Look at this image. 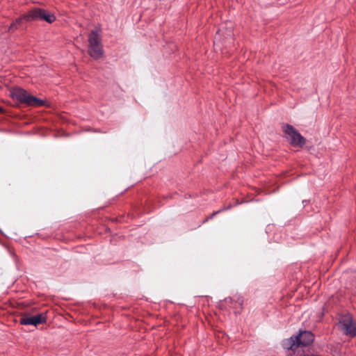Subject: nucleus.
<instances>
[{
	"label": "nucleus",
	"mask_w": 356,
	"mask_h": 356,
	"mask_svg": "<svg viewBox=\"0 0 356 356\" xmlns=\"http://www.w3.org/2000/svg\"><path fill=\"white\" fill-rule=\"evenodd\" d=\"M284 133L286 134L287 139L293 146L302 147L305 143V139L302 135L298 132L293 125L286 124L282 127Z\"/></svg>",
	"instance_id": "obj_5"
},
{
	"label": "nucleus",
	"mask_w": 356,
	"mask_h": 356,
	"mask_svg": "<svg viewBox=\"0 0 356 356\" xmlns=\"http://www.w3.org/2000/svg\"><path fill=\"white\" fill-rule=\"evenodd\" d=\"M10 92L13 99L28 106H42L44 104L42 99L29 94L27 91L21 88H13Z\"/></svg>",
	"instance_id": "obj_3"
},
{
	"label": "nucleus",
	"mask_w": 356,
	"mask_h": 356,
	"mask_svg": "<svg viewBox=\"0 0 356 356\" xmlns=\"http://www.w3.org/2000/svg\"><path fill=\"white\" fill-rule=\"evenodd\" d=\"M220 31L218 30L216 33V35L215 36V38H214V46L217 47H219V42H220Z\"/></svg>",
	"instance_id": "obj_8"
},
{
	"label": "nucleus",
	"mask_w": 356,
	"mask_h": 356,
	"mask_svg": "<svg viewBox=\"0 0 356 356\" xmlns=\"http://www.w3.org/2000/svg\"><path fill=\"white\" fill-rule=\"evenodd\" d=\"M314 340V335L311 331H300L298 335L291 337L283 342V347L285 349L295 350L298 347L307 346L312 343Z\"/></svg>",
	"instance_id": "obj_2"
},
{
	"label": "nucleus",
	"mask_w": 356,
	"mask_h": 356,
	"mask_svg": "<svg viewBox=\"0 0 356 356\" xmlns=\"http://www.w3.org/2000/svg\"><path fill=\"white\" fill-rule=\"evenodd\" d=\"M339 327L343 331L344 334L356 336V322L353 321L351 315H345L339 318Z\"/></svg>",
	"instance_id": "obj_6"
},
{
	"label": "nucleus",
	"mask_w": 356,
	"mask_h": 356,
	"mask_svg": "<svg viewBox=\"0 0 356 356\" xmlns=\"http://www.w3.org/2000/svg\"><path fill=\"white\" fill-rule=\"evenodd\" d=\"M36 20H44L51 24L56 20V17L54 14L49 13L44 9L35 8L17 18L8 27V31L13 32L15 30L22 26L24 22Z\"/></svg>",
	"instance_id": "obj_1"
},
{
	"label": "nucleus",
	"mask_w": 356,
	"mask_h": 356,
	"mask_svg": "<svg viewBox=\"0 0 356 356\" xmlns=\"http://www.w3.org/2000/svg\"><path fill=\"white\" fill-rule=\"evenodd\" d=\"M300 356H320V355H302Z\"/></svg>",
	"instance_id": "obj_10"
},
{
	"label": "nucleus",
	"mask_w": 356,
	"mask_h": 356,
	"mask_svg": "<svg viewBox=\"0 0 356 356\" xmlns=\"http://www.w3.org/2000/svg\"><path fill=\"white\" fill-rule=\"evenodd\" d=\"M3 111V108L1 107H0V112H2Z\"/></svg>",
	"instance_id": "obj_11"
},
{
	"label": "nucleus",
	"mask_w": 356,
	"mask_h": 356,
	"mask_svg": "<svg viewBox=\"0 0 356 356\" xmlns=\"http://www.w3.org/2000/svg\"><path fill=\"white\" fill-rule=\"evenodd\" d=\"M225 209H222L218 211L213 212L209 217H208L205 219L204 222H207L209 219H212L215 216H216L218 213H220L222 211H223Z\"/></svg>",
	"instance_id": "obj_9"
},
{
	"label": "nucleus",
	"mask_w": 356,
	"mask_h": 356,
	"mask_svg": "<svg viewBox=\"0 0 356 356\" xmlns=\"http://www.w3.org/2000/svg\"><path fill=\"white\" fill-rule=\"evenodd\" d=\"M88 54L94 59H99L103 55V49L101 44V39L97 29L92 30L88 38Z\"/></svg>",
	"instance_id": "obj_4"
},
{
	"label": "nucleus",
	"mask_w": 356,
	"mask_h": 356,
	"mask_svg": "<svg viewBox=\"0 0 356 356\" xmlns=\"http://www.w3.org/2000/svg\"><path fill=\"white\" fill-rule=\"evenodd\" d=\"M47 321V316L45 314H39L35 316H29L24 314L20 320L19 323L22 325H33L37 326L39 324L44 323Z\"/></svg>",
	"instance_id": "obj_7"
}]
</instances>
